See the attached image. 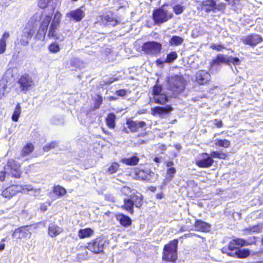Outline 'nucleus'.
Returning a JSON list of instances; mask_svg holds the SVG:
<instances>
[{
  "label": "nucleus",
  "instance_id": "obj_1",
  "mask_svg": "<svg viewBox=\"0 0 263 263\" xmlns=\"http://www.w3.org/2000/svg\"><path fill=\"white\" fill-rule=\"evenodd\" d=\"M51 20V15L43 13H36L32 16L34 25L40 24L39 29L35 35V39L43 41L45 37L47 28Z\"/></svg>",
  "mask_w": 263,
  "mask_h": 263
},
{
  "label": "nucleus",
  "instance_id": "obj_2",
  "mask_svg": "<svg viewBox=\"0 0 263 263\" xmlns=\"http://www.w3.org/2000/svg\"><path fill=\"white\" fill-rule=\"evenodd\" d=\"M167 89L172 91L173 95L175 97L181 92L184 88V80L179 75H173L168 78Z\"/></svg>",
  "mask_w": 263,
  "mask_h": 263
},
{
  "label": "nucleus",
  "instance_id": "obj_3",
  "mask_svg": "<svg viewBox=\"0 0 263 263\" xmlns=\"http://www.w3.org/2000/svg\"><path fill=\"white\" fill-rule=\"evenodd\" d=\"M178 243V240L174 239L171 241L169 243L165 245L163 252V260L174 262L177 259Z\"/></svg>",
  "mask_w": 263,
  "mask_h": 263
},
{
  "label": "nucleus",
  "instance_id": "obj_4",
  "mask_svg": "<svg viewBox=\"0 0 263 263\" xmlns=\"http://www.w3.org/2000/svg\"><path fill=\"white\" fill-rule=\"evenodd\" d=\"M173 16L172 12L165 9V6H162L154 10L153 13V19L155 24H162Z\"/></svg>",
  "mask_w": 263,
  "mask_h": 263
},
{
  "label": "nucleus",
  "instance_id": "obj_5",
  "mask_svg": "<svg viewBox=\"0 0 263 263\" xmlns=\"http://www.w3.org/2000/svg\"><path fill=\"white\" fill-rule=\"evenodd\" d=\"M61 14L57 12L54 16L53 20L50 24L48 36L49 38H53L55 40L62 41L64 40V36L57 33L61 21Z\"/></svg>",
  "mask_w": 263,
  "mask_h": 263
},
{
  "label": "nucleus",
  "instance_id": "obj_6",
  "mask_svg": "<svg viewBox=\"0 0 263 263\" xmlns=\"http://www.w3.org/2000/svg\"><path fill=\"white\" fill-rule=\"evenodd\" d=\"M142 49L147 54L157 56L161 52L162 44L155 41L147 42L143 44Z\"/></svg>",
  "mask_w": 263,
  "mask_h": 263
},
{
  "label": "nucleus",
  "instance_id": "obj_7",
  "mask_svg": "<svg viewBox=\"0 0 263 263\" xmlns=\"http://www.w3.org/2000/svg\"><path fill=\"white\" fill-rule=\"evenodd\" d=\"M4 170L7 171V174L13 177L20 178L21 177L20 165L13 159H9L8 161Z\"/></svg>",
  "mask_w": 263,
  "mask_h": 263
},
{
  "label": "nucleus",
  "instance_id": "obj_8",
  "mask_svg": "<svg viewBox=\"0 0 263 263\" xmlns=\"http://www.w3.org/2000/svg\"><path fill=\"white\" fill-rule=\"evenodd\" d=\"M18 84L20 88L24 93H26L34 85L32 78L28 74H24L18 79Z\"/></svg>",
  "mask_w": 263,
  "mask_h": 263
},
{
  "label": "nucleus",
  "instance_id": "obj_9",
  "mask_svg": "<svg viewBox=\"0 0 263 263\" xmlns=\"http://www.w3.org/2000/svg\"><path fill=\"white\" fill-rule=\"evenodd\" d=\"M214 163L213 159L211 158L210 155L206 153L199 155L195 161L196 164L202 168L210 167Z\"/></svg>",
  "mask_w": 263,
  "mask_h": 263
},
{
  "label": "nucleus",
  "instance_id": "obj_10",
  "mask_svg": "<svg viewBox=\"0 0 263 263\" xmlns=\"http://www.w3.org/2000/svg\"><path fill=\"white\" fill-rule=\"evenodd\" d=\"M104 241L101 237H98L88 243V249L96 254L101 253L103 251Z\"/></svg>",
  "mask_w": 263,
  "mask_h": 263
},
{
  "label": "nucleus",
  "instance_id": "obj_11",
  "mask_svg": "<svg viewBox=\"0 0 263 263\" xmlns=\"http://www.w3.org/2000/svg\"><path fill=\"white\" fill-rule=\"evenodd\" d=\"M153 98L155 103L164 104L167 101L168 98L165 94L162 93V89L160 86L156 85L153 88Z\"/></svg>",
  "mask_w": 263,
  "mask_h": 263
},
{
  "label": "nucleus",
  "instance_id": "obj_12",
  "mask_svg": "<svg viewBox=\"0 0 263 263\" xmlns=\"http://www.w3.org/2000/svg\"><path fill=\"white\" fill-rule=\"evenodd\" d=\"M241 41L246 45L254 47L262 41V38L257 34H252L241 38Z\"/></svg>",
  "mask_w": 263,
  "mask_h": 263
},
{
  "label": "nucleus",
  "instance_id": "obj_13",
  "mask_svg": "<svg viewBox=\"0 0 263 263\" xmlns=\"http://www.w3.org/2000/svg\"><path fill=\"white\" fill-rule=\"evenodd\" d=\"M31 236V233L30 231L29 227L28 226L21 227L15 229L12 234L13 237L20 239L29 238Z\"/></svg>",
  "mask_w": 263,
  "mask_h": 263
},
{
  "label": "nucleus",
  "instance_id": "obj_14",
  "mask_svg": "<svg viewBox=\"0 0 263 263\" xmlns=\"http://www.w3.org/2000/svg\"><path fill=\"white\" fill-rule=\"evenodd\" d=\"M101 20L102 23L107 26L114 27L118 23L115 16L111 12L104 13L101 16Z\"/></svg>",
  "mask_w": 263,
  "mask_h": 263
},
{
  "label": "nucleus",
  "instance_id": "obj_15",
  "mask_svg": "<svg viewBox=\"0 0 263 263\" xmlns=\"http://www.w3.org/2000/svg\"><path fill=\"white\" fill-rule=\"evenodd\" d=\"M37 27V24L34 25V21H32L31 17L24 28L22 34L30 40L35 32Z\"/></svg>",
  "mask_w": 263,
  "mask_h": 263
},
{
  "label": "nucleus",
  "instance_id": "obj_16",
  "mask_svg": "<svg viewBox=\"0 0 263 263\" xmlns=\"http://www.w3.org/2000/svg\"><path fill=\"white\" fill-rule=\"evenodd\" d=\"M23 190L22 186L19 185H12L4 190L2 193L3 197L5 198H11L15 195L17 192Z\"/></svg>",
  "mask_w": 263,
  "mask_h": 263
},
{
  "label": "nucleus",
  "instance_id": "obj_17",
  "mask_svg": "<svg viewBox=\"0 0 263 263\" xmlns=\"http://www.w3.org/2000/svg\"><path fill=\"white\" fill-rule=\"evenodd\" d=\"M210 79V73L204 70H200L196 73V81L200 84H206Z\"/></svg>",
  "mask_w": 263,
  "mask_h": 263
},
{
  "label": "nucleus",
  "instance_id": "obj_18",
  "mask_svg": "<svg viewBox=\"0 0 263 263\" xmlns=\"http://www.w3.org/2000/svg\"><path fill=\"white\" fill-rule=\"evenodd\" d=\"M126 124L132 132H136L139 128H143L146 126V123L144 121H138L128 120Z\"/></svg>",
  "mask_w": 263,
  "mask_h": 263
},
{
  "label": "nucleus",
  "instance_id": "obj_19",
  "mask_svg": "<svg viewBox=\"0 0 263 263\" xmlns=\"http://www.w3.org/2000/svg\"><path fill=\"white\" fill-rule=\"evenodd\" d=\"M63 232V229L55 224H50L48 229V234L51 237H55Z\"/></svg>",
  "mask_w": 263,
  "mask_h": 263
},
{
  "label": "nucleus",
  "instance_id": "obj_20",
  "mask_svg": "<svg viewBox=\"0 0 263 263\" xmlns=\"http://www.w3.org/2000/svg\"><path fill=\"white\" fill-rule=\"evenodd\" d=\"M129 198L135 204L136 207L140 208L142 205L143 202L142 196L136 191H135V192Z\"/></svg>",
  "mask_w": 263,
  "mask_h": 263
},
{
  "label": "nucleus",
  "instance_id": "obj_21",
  "mask_svg": "<svg viewBox=\"0 0 263 263\" xmlns=\"http://www.w3.org/2000/svg\"><path fill=\"white\" fill-rule=\"evenodd\" d=\"M67 15L76 21H80L84 16V13L81 9H77L70 11Z\"/></svg>",
  "mask_w": 263,
  "mask_h": 263
},
{
  "label": "nucleus",
  "instance_id": "obj_22",
  "mask_svg": "<svg viewBox=\"0 0 263 263\" xmlns=\"http://www.w3.org/2000/svg\"><path fill=\"white\" fill-rule=\"evenodd\" d=\"M116 218L123 227H127L132 223L131 219L128 216L124 214H120L117 215Z\"/></svg>",
  "mask_w": 263,
  "mask_h": 263
},
{
  "label": "nucleus",
  "instance_id": "obj_23",
  "mask_svg": "<svg viewBox=\"0 0 263 263\" xmlns=\"http://www.w3.org/2000/svg\"><path fill=\"white\" fill-rule=\"evenodd\" d=\"M230 254L231 256L242 258L248 257L250 255V251L245 249H239L238 248L234 253H230Z\"/></svg>",
  "mask_w": 263,
  "mask_h": 263
},
{
  "label": "nucleus",
  "instance_id": "obj_24",
  "mask_svg": "<svg viewBox=\"0 0 263 263\" xmlns=\"http://www.w3.org/2000/svg\"><path fill=\"white\" fill-rule=\"evenodd\" d=\"M195 227L197 231L208 232L210 230V225L201 220H197L195 223Z\"/></svg>",
  "mask_w": 263,
  "mask_h": 263
},
{
  "label": "nucleus",
  "instance_id": "obj_25",
  "mask_svg": "<svg viewBox=\"0 0 263 263\" xmlns=\"http://www.w3.org/2000/svg\"><path fill=\"white\" fill-rule=\"evenodd\" d=\"M216 8V3L213 0H207L204 2L202 9L206 12L214 11Z\"/></svg>",
  "mask_w": 263,
  "mask_h": 263
},
{
  "label": "nucleus",
  "instance_id": "obj_26",
  "mask_svg": "<svg viewBox=\"0 0 263 263\" xmlns=\"http://www.w3.org/2000/svg\"><path fill=\"white\" fill-rule=\"evenodd\" d=\"M34 149V146L31 143H28L23 147L21 153V156L18 157V159L29 155Z\"/></svg>",
  "mask_w": 263,
  "mask_h": 263
},
{
  "label": "nucleus",
  "instance_id": "obj_27",
  "mask_svg": "<svg viewBox=\"0 0 263 263\" xmlns=\"http://www.w3.org/2000/svg\"><path fill=\"white\" fill-rule=\"evenodd\" d=\"M10 36L8 32H5L0 39V54L5 52L6 48V40Z\"/></svg>",
  "mask_w": 263,
  "mask_h": 263
},
{
  "label": "nucleus",
  "instance_id": "obj_28",
  "mask_svg": "<svg viewBox=\"0 0 263 263\" xmlns=\"http://www.w3.org/2000/svg\"><path fill=\"white\" fill-rule=\"evenodd\" d=\"M221 64H229V57L223 54H219L217 58L214 59L212 63V65H220Z\"/></svg>",
  "mask_w": 263,
  "mask_h": 263
},
{
  "label": "nucleus",
  "instance_id": "obj_29",
  "mask_svg": "<svg viewBox=\"0 0 263 263\" xmlns=\"http://www.w3.org/2000/svg\"><path fill=\"white\" fill-rule=\"evenodd\" d=\"M134 205H135V204L129 197H127L124 199V204L122 206V208L128 211L130 214H133Z\"/></svg>",
  "mask_w": 263,
  "mask_h": 263
},
{
  "label": "nucleus",
  "instance_id": "obj_30",
  "mask_svg": "<svg viewBox=\"0 0 263 263\" xmlns=\"http://www.w3.org/2000/svg\"><path fill=\"white\" fill-rule=\"evenodd\" d=\"M236 246V243L233 240L229 243L228 247H223L221 251L222 253H226L230 256V253H234V251L238 249Z\"/></svg>",
  "mask_w": 263,
  "mask_h": 263
},
{
  "label": "nucleus",
  "instance_id": "obj_31",
  "mask_svg": "<svg viewBox=\"0 0 263 263\" xmlns=\"http://www.w3.org/2000/svg\"><path fill=\"white\" fill-rule=\"evenodd\" d=\"M93 234V230L90 228L80 229L78 232V236L83 239L91 236Z\"/></svg>",
  "mask_w": 263,
  "mask_h": 263
},
{
  "label": "nucleus",
  "instance_id": "obj_32",
  "mask_svg": "<svg viewBox=\"0 0 263 263\" xmlns=\"http://www.w3.org/2000/svg\"><path fill=\"white\" fill-rule=\"evenodd\" d=\"M139 159L138 157L134 156L130 158H124L121 161L128 165H135L139 162Z\"/></svg>",
  "mask_w": 263,
  "mask_h": 263
},
{
  "label": "nucleus",
  "instance_id": "obj_33",
  "mask_svg": "<svg viewBox=\"0 0 263 263\" xmlns=\"http://www.w3.org/2000/svg\"><path fill=\"white\" fill-rule=\"evenodd\" d=\"M116 116L113 113L109 114L106 118L107 125L110 128H114L115 127V120Z\"/></svg>",
  "mask_w": 263,
  "mask_h": 263
},
{
  "label": "nucleus",
  "instance_id": "obj_34",
  "mask_svg": "<svg viewBox=\"0 0 263 263\" xmlns=\"http://www.w3.org/2000/svg\"><path fill=\"white\" fill-rule=\"evenodd\" d=\"M22 112V108L20 106V104L18 103L14 110V112L12 115V120L14 122H17L18 120V118L20 116V115Z\"/></svg>",
  "mask_w": 263,
  "mask_h": 263
},
{
  "label": "nucleus",
  "instance_id": "obj_35",
  "mask_svg": "<svg viewBox=\"0 0 263 263\" xmlns=\"http://www.w3.org/2000/svg\"><path fill=\"white\" fill-rule=\"evenodd\" d=\"M135 175L138 179L143 180L148 179L149 175L147 173L141 170L137 169L135 171Z\"/></svg>",
  "mask_w": 263,
  "mask_h": 263
},
{
  "label": "nucleus",
  "instance_id": "obj_36",
  "mask_svg": "<svg viewBox=\"0 0 263 263\" xmlns=\"http://www.w3.org/2000/svg\"><path fill=\"white\" fill-rule=\"evenodd\" d=\"M183 41V39L179 36H173L170 41L169 43L172 46H179L180 45Z\"/></svg>",
  "mask_w": 263,
  "mask_h": 263
},
{
  "label": "nucleus",
  "instance_id": "obj_37",
  "mask_svg": "<svg viewBox=\"0 0 263 263\" xmlns=\"http://www.w3.org/2000/svg\"><path fill=\"white\" fill-rule=\"evenodd\" d=\"M212 158H219L220 159H226L227 155L222 152L213 151L209 154Z\"/></svg>",
  "mask_w": 263,
  "mask_h": 263
},
{
  "label": "nucleus",
  "instance_id": "obj_38",
  "mask_svg": "<svg viewBox=\"0 0 263 263\" xmlns=\"http://www.w3.org/2000/svg\"><path fill=\"white\" fill-rule=\"evenodd\" d=\"M178 57L176 52L172 51L167 54L165 62L166 63L170 64L173 63Z\"/></svg>",
  "mask_w": 263,
  "mask_h": 263
},
{
  "label": "nucleus",
  "instance_id": "obj_39",
  "mask_svg": "<svg viewBox=\"0 0 263 263\" xmlns=\"http://www.w3.org/2000/svg\"><path fill=\"white\" fill-rule=\"evenodd\" d=\"M176 172V171L175 167L168 168L166 172V177L165 181H166V182H170L172 180Z\"/></svg>",
  "mask_w": 263,
  "mask_h": 263
},
{
  "label": "nucleus",
  "instance_id": "obj_40",
  "mask_svg": "<svg viewBox=\"0 0 263 263\" xmlns=\"http://www.w3.org/2000/svg\"><path fill=\"white\" fill-rule=\"evenodd\" d=\"M135 190L132 189L130 187L124 186L120 189L121 192L124 195L129 197L132 194L135 192Z\"/></svg>",
  "mask_w": 263,
  "mask_h": 263
},
{
  "label": "nucleus",
  "instance_id": "obj_41",
  "mask_svg": "<svg viewBox=\"0 0 263 263\" xmlns=\"http://www.w3.org/2000/svg\"><path fill=\"white\" fill-rule=\"evenodd\" d=\"M53 192L57 195L62 196H64L66 193V190L59 185L55 186L53 190Z\"/></svg>",
  "mask_w": 263,
  "mask_h": 263
},
{
  "label": "nucleus",
  "instance_id": "obj_42",
  "mask_svg": "<svg viewBox=\"0 0 263 263\" xmlns=\"http://www.w3.org/2000/svg\"><path fill=\"white\" fill-rule=\"evenodd\" d=\"M230 141L226 139L216 140L215 141V145L218 146L227 148L230 146Z\"/></svg>",
  "mask_w": 263,
  "mask_h": 263
},
{
  "label": "nucleus",
  "instance_id": "obj_43",
  "mask_svg": "<svg viewBox=\"0 0 263 263\" xmlns=\"http://www.w3.org/2000/svg\"><path fill=\"white\" fill-rule=\"evenodd\" d=\"M48 50L50 52L55 53L60 51V48L58 44H57L55 42H54L51 43L48 46Z\"/></svg>",
  "mask_w": 263,
  "mask_h": 263
},
{
  "label": "nucleus",
  "instance_id": "obj_44",
  "mask_svg": "<svg viewBox=\"0 0 263 263\" xmlns=\"http://www.w3.org/2000/svg\"><path fill=\"white\" fill-rule=\"evenodd\" d=\"M119 167V165L118 163L114 162L111 163L110 166H109L107 170V173L109 174H112L117 172Z\"/></svg>",
  "mask_w": 263,
  "mask_h": 263
},
{
  "label": "nucleus",
  "instance_id": "obj_45",
  "mask_svg": "<svg viewBox=\"0 0 263 263\" xmlns=\"http://www.w3.org/2000/svg\"><path fill=\"white\" fill-rule=\"evenodd\" d=\"M7 88L6 82L4 80L0 81V99L4 95Z\"/></svg>",
  "mask_w": 263,
  "mask_h": 263
},
{
  "label": "nucleus",
  "instance_id": "obj_46",
  "mask_svg": "<svg viewBox=\"0 0 263 263\" xmlns=\"http://www.w3.org/2000/svg\"><path fill=\"white\" fill-rule=\"evenodd\" d=\"M57 143L56 142H52L49 143H47L46 145H45L43 149L45 152H48L52 148H53L57 146Z\"/></svg>",
  "mask_w": 263,
  "mask_h": 263
},
{
  "label": "nucleus",
  "instance_id": "obj_47",
  "mask_svg": "<svg viewBox=\"0 0 263 263\" xmlns=\"http://www.w3.org/2000/svg\"><path fill=\"white\" fill-rule=\"evenodd\" d=\"M263 228V224H257L249 228V231L251 232H260Z\"/></svg>",
  "mask_w": 263,
  "mask_h": 263
},
{
  "label": "nucleus",
  "instance_id": "obj_48",
  "mask_svg": "<svg viewBox=\"0 0 263 263\" xmlns=\"http://www.w3.org/2000/svg\"><path fill=\"white\" fill-rule=\"evenodd\" d=\"M154 114H161L163 112H166V110L164 107H156L152 109Z\"/></svg>",
  "mask_w": 263,
  "mask_h": 263
},
{
  "label": "nucleus",
  "instance_id": "obj_49",
  "mask_svg": "<svg viewBox=\"0 0 263 263\" xmlns=\"http://www.w3.org/2000/svg\"><path fill=\"white\" fill-rule=\"evenodd\" d=\"M29 40H30L27 37L22 34L21 38L20 40V42L22 46H26L28 45Z\"/></svg>",
  "mask_w": 263,
  "mask_h": 263
},
{
  "label": "nucleus",
  "instance_id": "obj_50",
  "mask_svg": "<svg viewBox=\"0 0 263 263\" xmlns=\"http://www.w3.org/2000/svg\"><path fill=\"white\" fill-rule=\"evenodd\" d=\"M174 11L176 14H181L183 11V7L180 5H176L173 7Z\"/></svg>",
  "mask_w": 263,
  "mask_h": 263
},
{
  "label": "nucleus",
  "instance_id": "obj_51",
  "mask_svg": "<svg viewBox=\"0 0 263 263\" xmlns=\"http://www.w3.org/2000/svg\"><path fill=\"white\" fill-rule=\"evenodd\" d=\"M232 63L234 65H238L240 63V60L238 58L229 57V64Z\"/></svg>",
  "mask_w": 263,
  "mask_h": 263
},
{
  "label": "nucleus",
  "instance_id": "obj_52",
  "mask_svg": "<svg viewBox=\"0 0 263 263\" xmlns=\"http://www.w3.org/2000/svg\"><path fill=\"white\" fill-rule=\"evenodd\" d=\"M211 48L213 50H216L218 51H221L225 48L223 45L220 44H211Z\"/></svg>",
  "mask_w": 263,
  "mask_h": 263
},
{
  "label": "nucleus",
  "instance_id": "obj_53",
  "mask_svg": "<svg viewBox=\"0 0 263 263\" xmlns=\"http://www.w3.org/2000/svg\"><path fill=\"white\" fill-rule=\"evenodd\" d=\"M51 0H39L38 5L41 8H44L47 7L48 3L50 2Z\"/></svg>",
  "mask_w": 263,
  "mask_h": 263
},
{
  "label": "nucleus",
  "instance_id": "obj_54",
  "mask_svg": "<svg viewBox=\"0 0 263 263\" xmlns=\"http://www.w3.org/2000/svg\"><path fill=\"white\" fill-rule=\"evenodd\" d=\"M118 80V78H110L105 79L103 82L105 84H110Z\"/></svg>",
  "mask_w": 263,
  "mask_h": 263
},
{
  "label": "nucleus",
  "instance_id": "obj_55",
  "mask_svg": "<svg viewBox=\"0 0 263 263\" xmlns=\"http://www.w3.org/2000/svg\"><path fill=\"white\" fill-rule=\"evenodd\" d=\"M127 90L125 89H120L116 91V94L120 97H124L126 95Z\"/></svg>",
  "mask_w": 263,
  "mask_h": 263
},
{
  "label": "nucleus",
  "instance_id": "obj_56",
  "mask_svg": "<svg viewBox=\"0 0 263 263\" xmlns=\"http://www.w3.org/2000/svg\"><path fill=\"white\" fill-rule=\"evenodd\" d=\"M234 241L236 243V245L237 246H244L245 245V241L243 239H234Z\"/></svg>",
  "mask_w": 263,
  "mask_h": 263
},
{
  "label": "nucleus",
  "instance_id": "obj_57",
  "mask_svg": "<svg viewBox=\"0 0 263 263\" xmlns=\"http://www.w3.org/2000/svg\"><path fill=\"white\" fill-rule=\"evenodd\" d=\"M214 124L217 127H221L222 126V121L221 120H219L218 119L214 120Z\"/></svg>",
  "mask_w": 263,
  "mask_h": 263
},
{
  "label": "nucleus",
  "instance_id": "obj_58",
  "mask_svg": "<svg viewBox=\"0 0 263 263\" xmlns=\"http://www.w3.org/2000/svg\"><path fill=\"white\" fill-rule=\"evenodd\" d=\"M7 173V171L5 170L4 172H2L0 173V181H4L5 179L6 174Z\"/></svg>",
  "mask_w": 263,
  "mask_h": 263
},
{
  "label": "nucleus",
  "instance_id": "obj_59",
  "mask_svg": "<svg viewBox=\"0 0 263 263\" xmlns=\"http://www.w3.org/2000/svg\"><path fill=\"white\" fill-rule=\"evenodd\" d=\"M164 63H165V60L164 61H162L160 59H158L156 61V64H157V66H160V67L162 66Z\"/></svg>",
  "mask_w": 263,
  "mask_h": 263
},
{
  "label": "nucleus",
  "instance_id": "obj_60",
  "mask_svg": "<svg viewBox=\"0 0 263 263\" xmlns=\"http://www.w3.org/2000/svg\"><path fill=\"white\" fill-rule=\"evenodd\" d=\"M5 244L4 242L0 241V251H2L5 249Z\"/></svg>",
  "mask_w": 263,
  "mask_h": 263
},
{
  "label": "nucleus",
  "instance_id": "obj_61",
  "mask_svg": "<svg viewBox=\"0 0 263 263\" xmlns=\"http://www.w3.org/2000/svg\"><path fill=\"white\" fill-rule=\"evenodd\" d=\"M102 102V98L101 96H99L97 99V102L101 104Z\"/></svg>",
  "mask_w": 263,
  "mask_h": 263
},
{
  "label": "nucleus",
  "instance_id": "obj_62",
  "mask_svg": "<svg viewBox=\"0 0 263 263\" xmlns=\"http://www.w3.org/2000/svg\"><path fill=\"white\" fill-rule=\"evenodd\" d=\"M174 164V163L172 161H168L166 163V166L168 167H172L171 166Z\"/></svg>",
  "mask_w": 263,
  "mask_h": 263
},
{
  "label": "nucleus",
  "instance_id": "obj_63",
  "mask_svg": "<svg viewBox=\"0 0 263 263\" xmlns=\"http://www.w3.org/2000/svg\"><path fill=\"white\" fill-rule=\"evenodd\" d=\"M116 99H117L115 97H113V96H110V97H108V100L109 101L116 100Z\"/></svg>",
  "mask_w": 263,
  "mask_h": 263
},
{
  "label": "nucleus",
  "instance_id": "obj_64",
  "mask_svg": "<svg viewBox=\"0 0 263 263\" xmlns=\"http://www.w3.org/2000/svg\"><path fill=\"white\" fill-rule=\"evenodd\" d=\"M154 161L156 162L160 163V158H159L158 157H155V159H154Z\"/></svg>",
  "mask_w": 263,
  "mask_h": 263
}]
</instances>
